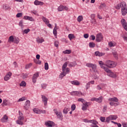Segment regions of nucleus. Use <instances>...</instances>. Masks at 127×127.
<instances>
[{
	"mask_svg": "<svg viewBox=\"0 0 127 127\" xmlns=\"http://www.w3.org/2000/svg\"><path fill=\"white\" fill-rule=\"evenodd\" d=\"M108 101L109 102H110L109 104L111 106H114V107H117V106H119V99L116 97L113 98H109L108 99Z\"/></svg>",
	"mask_w": 127,
	"mask_h": 127,
	"instance_id": "f257e3e1",
	"label": "nucleus"
},
{
	"mask_svg": "<svg viewBox=\"0 0 127 127\" xmlns=\"http://www.w3.org/2000/svg\"><path fill=\"white\" fill-rule=\"evenodd\" d=\"M106 65L109 68H115L117 66V63L114 61H107L106 62Z\"/></svg>",
	"mask_w": 127,
	"mask_h": 127,
	"instance_id": "f03ea898",
	"label": "nucleus"
},
{
	"mask_svg": "<svg viewBox=\"0 0 127 127\" xmlns=\"http://www.w3.org/2000/svg\"><path fill=\"white\" fill-rule=\"evenodd\" d=\"M118 119V116L115 115H110L106 119V122L107 124H110V121H116Z\"/></svg>",
	"mask_w": 127,
	"mask_h": 127,
	"instance_id": "7ed1b4c3",
	"label": "nucleus"
},
{
	"mask_svg": "<svg viewBox=\"0 0 127 127\" xmlns=\"http://www.w3.org/2000/svg\"><path fill=\"white\" fill-rule=\"evenodd\" d=\"M71 96H75L76 97H80V96H85L84 93H82L81 91H73L70 93Z\"/></svg>",
	"mask_w": 127,
	"mask_h": 127,
	"instance_id": "20e7f679",
	"label": "nucleus"
},
{
	"mask_svg": "<svg viewBox=\"0 0 127 127\" xmlns=\"http://www.w3.org/2000/svg\"><path fill=\"white\" fill-rule=\"evenodd\" d=\"M86 66L88 68H92V70L95 71L97 69V65L95 64L88 63L86 64Z\"/></svg>",
	"mask_w": 127,
	"mask_h": 127,
	"instance_id": "39448f33",
	"label": "nucleus"
},
{
	"mask_svg": "<svg viewBox=\"0 0 127 127\" xmlns=\"http://www.w3.org/2000/svg\"><path fill=\"white\" fill-rule=\"evenodd\" d=\"M96 41L97 42H101L103 40V35L102 33H99L96 35Z\"/></svg>",
	"mask_w": 127,
	"mask_h": 127,
	"instance_id": "423d86ee",
	"label": "nucleus"
},
{
	"mask_svg": "<svg viewBox=\"0 0 127 127\" xmlns=\"http://www.w3.org/2000/svg\"><path fill=\"white\" fill-rule=\"evenodd\" d=\"M106 87H107V85L105 83H101L97 86L96 89L99 91H101V90L106 89Z\"/></svg>",
	"mask_w": 127,
	"mask_h": 127,
	"instance_id": "0eeeda50",
	"label": "nucleus"
},
{
	"mask_svg": "<svg viewBox=\"0 0 127 127\" xmlns=\"http://www.w3.org/2000/svg\"><path fill=\"white\" fill-rule=\"evenodd\" d=\"M29 107H30V101L27 100L24 105L23 109L25 111H27L29 109Z\"/></svg>",
	"mask_w": 127,
	"mask_h": 127,
	"instance_id": "6e6552de",
	"label": "nucleus"
},
{
	"mask_svg": "<svg viewBox=\"0 0 127 127\" xmlns=\"http://www.w3.org/2000/svg\"><path fill=\"white\" fill-rule=\"evenodd\" d=\"M91 101H92V102L95 101V102H97V103H102V102H103V97L100 96L98 98L94 97L91 99Z\"/></svg>",
	"mask_w": 127,
	"mask_h": 127,
	"instance_id": "1a4fd4ad",
	"label": "nucleus"
},
{
	"mask_svg": "<svg viewBox=\"0 0 127 127\" xmlns=\"http://www.w3.org/2000/svg\"><path fill=\"white\" fill-rule=\"evenodd\" d=\"M121 12H122V15H123V16H125V15H126V14H127V4L123 7L122 8Z\"/></svg>",
	"mask_w": 127,
	"mask_h": 127,
	"instance_id": "9d476101",
	"label": "nucleus"
},
{
	"mask_svg": "<svg viewBox=\"0 0 127 127\" xmlns=\"http://www.w3.org/2000/svg\"><path fill=\"white\" fill-rule=\"evenodd\" d=\"M11 76H12V73H11V72H8L4 77V81H8V80L10 79Z\"/></svg>",
	"mask_w": 127,
	"mask_h": 127,
	"instance_id": "9b49d317",
	"label": "nucleus"
},
{
	"mask_svg": "<svg viewBox=\"0 0 127 127\" xmlns=\"http://www.w3.org/2000/svg\"><path fill=\"white\" fill-rule=\"evenodd\" d=\"M89 105H90V103L87 102L86 101L83 103L82 107V111H86L87 109H88V107H89Z\"/></svg>",
	"mask_w": 127,
	"mask_h": 127,
	"instance_id": "f8f14e48",
	"label": "nucleus"
},
{
	"mask_svg": "<svg viewBox=\"0 0 127 127\" xmlns=\"http://www.w3.org/2000/svg\"><path fill=\"white\" fill-rule=\"evenodd\" d=\"M54 112L58 119H62L63 117L62 113L58 112L57 109H54Z\"/></svg>",
	"mask_w": 127,
	"mask_h": 127,
	"instance_id": "ddd939ff",
	"label": "nucleus"
},
{
	"mask_svg": "<svg viewBox=\"0 0 127 127\" xmlns=\"http://www.w3.org/2000/svg\"><path fill=\"white\" fill-rule=\"evenodd\" d=\"M127 4L126 3V2L122 1L120 3H119L117 4L116 6L117 9H120L121 7V8H123Z\"/></svg>",
	"mask_w": 127,
	"mask_h": 127,
	"instance_id": "4468645a",
	"label": "nucleus"
},
{
	"mask_svg": "<svg viewBox=\"0 0 127 127\" xmlns=\"http://www.w3.org/2000/svg\"><path fill=\"white\" fill-rule=\"evenodd\" d=\"M42 101L44 103V106H47V102H48V98L46 96L42 95Z\"/></svg>",
	"mask_w": 127,
	"mask_h": 127,
	"instance_id": "2eb2a0df",
	"label": "nucleus"
},
{
	"mask_svg": "<svg viewBox=\"0 0 127 127\" xmlns=\"http://www.w3.org/2000/svg\"><path fill=\"white\" fill-rule=\"evenodd\" d=\"M45 125L48 127H54V122L51 121H48L45 122Z\"/></svg>",
	"mask_w": 127,
	"mask_h": 127,
	"instance_id": "dca6fc26",
	"label": "nucleus"
},
{
	"mask_svg": "<svg viewBox=\"0 0 127 127\" xmlns=\"http://www.w3.org/2000/svg\"><path fill=\"white\" fill-rule=\"evenodd\" d=\"M23 19L25 20H29L30 21H34L35 20L34 18L29 16H24L23 17Z\"/></svg>",
	"mask_w": 127,
	"mask_h": 127,
	"instance_id": "f3484780",
	"label": "nucleus"
},
{
	"mask_svg": "<svg viewBox=\"0 0 127 127\" xmlns=\"http://www.w3.org/2000/svg\"><path fill=\"white\" fill-rule=\"evenodd\" d=\"M34 3L35 5H43V4H44V3L43 2L41 1H38L37 0H36L34 2Z\"/></svg>",
	"mask_w": 127,
	"mask_h": 127,
	"instance_id": "a211bd4d",
	"label": "nucleus"
},
{
	"mask_svg": "<svg viewBox=\"0 0 127 127\" xmlns=\"http://www.w3.org/2000/svg\"><path fill=\"white\" fill-rule=\"evenodd\" d=\"M70 83L72 85H74V86H79V85H80V82L78 80L71 81Z\"/></svg>",
	"mask_w": 127,
	"mask_h": 127,
	"instance_id": "6ab92c4d",
	"label": "nucleus"
},
{
	"mask_svg": "<svg viewBox=\"0 0 127 127\" xmlns=\"http://www.w3.org/2000/svg\"><path fill=\"white\" fill-rule=\"evenodd\" d=\"M107 75L109 77H111L112 78H117V74H116V73H114V72H112V71H110V73L107 74Z\"/></svg>",
	"mask_w": 127,
	"mask_h": 127,
	"instance_id": "aec40b11",
	"label": "nucleus"
},
{
	"mask_svg": "<svg viewBox=\"0 0 127 127\" xmlns=\"http://www.w3.org/2000/svg\"><path fill=\"white\" fill-rule=\"evenodd\" d=\"M95 55L96 56H99L100 57L101 56H104V55H105V53H101L99 51H96L95 52Z\"/></svg>",
	"mask_w": 127,
	"mask_h": 127,
	"instance_id": "412c9836",
	"label": "nucleus"
},
{
	"mask_svg": "<svg viewBox=\"0 0 127 127\" xmlns=\"http://www.w3.org/2000/svg\"><path fill=\"white\" fill-rule=\"evenodd\" d=\"M43 21L45 22L46 24H49V20L47 19L46 17L43 16L42 18Z\"/></svg>",
	"mask_w": 127,
	"mask_h": 127,
	"instance_id": "4be33fe9",
	"label": "nucleus"
},
{
	"mask_svg": "<svg viewBox=\"0 0 127 127\" xmlns=\"http://www.w3.org/2000/svg\"><path fill=\"white\" fill-rule=\"evenodd\" d=\"M70 110H71L70 108H64V109L63 110L64 114V115H67V114H68V112L70 111Z\"/></svg>",
	"mask_w": 127,
	"mask_h": 127,
	"instance_id": "5701e85b",
	"label": "nucleus"
},
{
	"mask_svg": "<svg viewBox=\"0 0 127 127\" xmlns=\"http://www.w3.org/2000/svg\"><path fill=\"white\" fill-rule=\"evenodd\" d=\"M8 120V117L6 116V115H5L3 116V118L1 119V121H2V123H5L6 121Z\"/></svg>",
	"mask_w": 127,
	"mask_h": 127,
	"instance_id": "b1692460",
	"label": "nucleus"
},
{
	"mask_svg": "<svg viewBox=\"0 0 127 127\" xmlns=\"http://www.w3.org/2000/svg\"><path fill=\"white\" fill-rule=\"evenodd\" d=\"M121 23H122L123 27H125V26H126L127 25V21H126V20L125 19H121Z\"/></svg>",
	"mask_w": 127,
	"mask_h": 127,
	"instance_id": "393cba45",
	"label": "nucleus"
},
{
	"mask_svg": "<svg viewBox=\"0 0 127 127\" xmlns=\"http://www.w3.org/2000/svg\"><path fill=\"white\" fill-rule=\"evenodd\" d=\"M63 71V73H64L65 74V75L66 74H69V73H70V68L67 67L66 68H64V70H62Z\"/></svg>",
	"mask_w": 127,
	"mask_h": 127,
	"instance_id": "a878e982",
	"label": "nucleus"
},
{
	"mask_svg": "<svg viewBox=\"0 0 127 127\" xmlns=\"http://www.w3.org/2000/svg\"><path fill=\"white\" fill-rule=\"evenodd\" d=\"M19 38L18 37H14V41L13 42V43H15L16 44H18L19 43Z\"/></svg>",
	"mask_w": 127,
	"mask_h": 127,
	"instance_id": "bb28decb",
	"label": "nucleus"
},
{
	"mask_svg": "<svg viewBox=\"0 0 127 127\" xmlns=\"http://www.w3.org/2000/svg\"><path fill=\"white\" fill-rule=\"evenodd\" d=\"M36 41L38 43H42V42H44V39L43 38L40 39L39 37H38L36 39Z\"/></svg>",
	"mask_w": 127,
	"mask_h": 127,
	"instance_id": "cd10ccee",
	"label": "nucleus"
},
{
	"mask_svg": "<svg viewBox=\"0 0 127 127\" xmlns=\"http://www.w3.org/2000/svg\"><path fill=\"white\" fill-rule=\"evenodd\" d=\"M58 11H63V10H64V6L61 5L58 7Z\"/></svg>",
	"mask_w": 127,
	"mask_h": 127,
	"instance_id": "c85d7f7f",
	"label": "nucleus"
},
{
	"mask_svg": "<svg viewBox=\"0 0 127 127\" xmlns=\"http://www.w3.org/2000/svg\"><path fill=\"white\" fill-rule=\"evenodd\" d=\"M65 76H66V73H65L64 71V72H62L61 73V74L59 75V78L60 79H63V77Z\"/></svg>",
	"mask_w": 127,
	"mask_h": 127,
	"instance_id": "c756f323",
	"label": "nucleus"
},
{
	"mask_svg": "<svg viewBox=\"0 0 127 127\" xmlns=\"http://www.w3.org/2000/svg\"><path fill=\"white\" fill-rule=\"evenodd\" d=\"M38 77H39V73L37 72L33 74L32 78L37 80V78H38Z\"/></svg>",
	"mask_w": 127,
	"mask_h": 127,
	"instance_id": "7c9ffc66",
	"label": "nucleus"
},
{
	"mask_svg": "<svg viewBox=\"0 0 127 127\" xmlns=\"http://www.w3.org/2000/svg\"><path fill=\"white\" fill-rule=\"evenodd\" d=\"M72 52L71 50H66L64 51H63L64 54H70V53Z\"/></svg>",
	"mask_w": 127,
	"mask_h": 127,
	"instance_id": "2f4dec72",
	"label": "nucleus"
},
{
	"mask_svg": "<svg viewBox=\"0 0 127 127\" xmlns=\"http://www.w3.org/2000/svg\"><path fill=\"white\" fill-rule=\"evenodd\" d=\"M16 123L17 124V125H20V126H23V122L22 121V120H17L16 121Z\"/></svg>",
	"mask_w": 127,
	"mask_h": 127,
	"instance_id": "473e14b6",
	"label": "nucleus"
},
{
	"mask_svg": "<svg viewBox=\"0 0 127 127\" xmlns=\"http://www.w3.org/2000/svg\"><path fill=\"white\" fill-rule=\"evenodd\" d=\"M8 103H7V100H6V99H4L3 100V102L1 104V106H2L3 107L4 106H7Z\"/></svg>",
	"mask_w": 127,
	"mask_h": 127,
	"instance_id": "72a5a7b5",
	"label": "nucleus"
},
{
	"mask_svg": "<svg viewBox=\"0 0 127 127\" xmlns=\"http://www.w3.org/2000/svg\"><path fill=\"white\" fill-rule=\"evenodd\" d=\"M109 45L110 47H115V46H116V43L113 42H110L109 43Z\"/></svg>",
	"mask_w": 127,
	"mask_h": 127,
	"instance_id": "f704fd0d",
	"label": "nucleus"
},
{
	"mask_svg": "<svg viewBox=\"0 0 127 127\" xmlns=\"http://www.w3.org/2000/svg\"><path fill=\"white\" fill-rule=\"evenodd\" d=\"M53 34L56 36V38H57V30L56 29V27H55L53 29Z\"/></svg>",
	"mask_w": 127,
	"mask_h": 127,
	"instance_id": "c9c22d12",
	"label": "nucleus"
},
{
	"mask_svg": "<svg viewBox=\"0 0 127 127\" xmlns=\"http://www.w3.org/2000/svg\"><path fill=\"white\" fill-rule=\"evenodd\" d=\"M25 100H26V98L25 97H23L20 99H19L18 100H17V103H19V102H23V101H25Z\"/></svg>",
	"mask_w": 127,
	"mask_h": 127,
	"instance_id": "e433bc0d",
	"label": "nucleus"
},
{
	"mask_svg": "<svg viewBox=\"0 0 127 127\" xmlns=\"http://www.w3.org/2000/svg\"><path fill=\"white\" fill-rule=\"evenodd\" d=\"M34 113L35 114H40V110L37 108H35L33 109Z\"/></svg>",
	"mask_w": 127,
	"mask_h": 127,
	"instance_id": "4c0bfd02",
	"label": "nucleus"
},
{
	"mask_svg": "<svg viewBox=\"0 0 127 127\" xmlns=\"http://www.w3.org/2000/svg\"><path fill=\"white\" fill-rule=\"evenodd\" d=\"M102 69H104L105 70V72H106L107 73V74H109L112 71V70H110L109 68H108V67H106L105 66H104V67H102Z\"/></svg>",
	"mask_w": 127,
	"mask_h": 127,
	"instance_id": "58836bf2",
	"label": "nucleus"
},
{
	"mask_svg": "<svg viewBox=\"0 0 127 127\" xmlns=\"http://www.w3.org/2000/svg\"><path fill=\"white\" fill-rule=\"evenodd\" d=\"M102 69H104L105 70V72H106L107 73V74H109L112 71V70H110L109 68H108V67H106L105 66H104V67H102Z\"/></svg>",
	"mask_w": 127,
	"mask_h": 127,
	"instance_id": "ea45409f",
	"label": "nucleus"
},
{
	"mask_svg": "<svg viewBox=\"0 0 127 127\" xmlns=\"http://www.w3.org/2000/svg\"><path fill=\"white\" fill-rule=\"evenodd\" d=\"M14 40V38L13 37V36H10L9 37V39H8V42L10 43V42H13Z\"/></svg>",
	"mask_w": 127,
	"mask_h": 127,
	"instance_id": "a19ab883",
	"label": "nucleus"
},
{
	"mask_svg": "<svg viewBox=\"0 0 127 127\" xmlns=\"http://www.w3.org/2000/svg\"><path fill=\"white\" fill-rule=\"evenodd\" d=\"M89 46L90 48H94V47L96 46V45L94 43V42H90L89 43Z\"/></svg>",
	"mask_w": 127,
	"mask_h": 127,
	"instance_id": "79ce46f5",
	"label": "nucleus"
},
{
	"mask_svg": "<svg viewBox=\"0 0 127 127\" xmlns=\"http://www.w3.org/2000/svg\"><path fill=\"white\" fill-rule=\"evenodd\" d=\"M77 65V63H75V62H74L73 63H71L69 65V67H75V65Z\"/></svg>",
	"mask_w": 127,
	"mask_h": 127,
	"instance_id": "37998d69",
	"label": "nucleus"
},
{
	"mask_svg": "<svg viewBox=\"0 0 127 127\" xmlns=\"http://www.w3.org/2000/svg\"><path fill=\"white\" fill-rule=\"evenodd\" d=\"M82 20H83V16H82V15L78 16V17H77L78 22H81V21H82Z\"/></svg>",
	"mask_w": 127,
	"mask_h": 127,
	"instance_id": "c03bdc74",
	"label": "nucleus"
},
{
	"mask_svg": "<svg viewBox=\"0 0 127 127\" xmlns=\"http://www.w3.org/2000/svg\"><path fill=\"white\" fill-rule=\"evenodd\" d=\"M90 124H92L93 125H98V123L95 120H90Z\"/></svg>",
	"mask_w": 127,
	"mask_h": 127,
	"instance_id": "a18cd8bd",
	"label": "nucleus"
},
{
	"mask_svg": "<svg viewBox=\"0 0 127 127\" xmlns=\"http://www.w3.org/2000/svg\"><path fill=\"white\" fill-rule=\"evenodd\" d=\"M68 37L70 40H72V39H73V38H74L75 37L74 36V35L72 34H69L68 35Z\"/></svg>",
	"mask_w": 127,
	"mask_h": 127,
	"instance_id": "49530a36",
	"label": "nucleus"
},
{
	"mask_svg": "<svg viewBox=\"0 0 127 127\" xmlns=\"http://www.w3.org/2000/svg\"><path fill=\"white\" fill-rule=\"evenodd\" d=\"M28 73H23L22 74V78H23V79H26V78L28 77Z\"/></svg>",
	"mask_w": 127,
	"mask_h": 127,
	"instance_id": "de8ad7c7",
	"label": "nucleus"
},
{
	"mask_svg": "<svg viewBox=\"0 0 127 127\" xmlns=\"http://www.w3.org/2000/svg\"><path fill=\"white\" fill-rule=\"evenodd\" d=\"M3 9H5V10H7V9H9L10 7L8 6L7 4H5L3 5Z\"/></svg>",
	"mask_w": 127,
	"mask_h": 127,
	"instance_id": "09e8293b",
	"label": "nucleus"
},
{
	"mask_svg": "<svg viewBox=\"0 0 127 127\" xmlns=\"http://www.w3.org/2000/svg\"><path fill=\"white\" fill-rule=\"evenodd\" d=\"M20 86L21 87H25V86H26V82H25V81H22L20 84Z\"/></svg>",
	"mask_w": 127,
	"mask_h": 127,
	"instance_id": "8fccbe9b",
	"label": "nucleus"
},
{
	"mask_svg": "<svg viewBox=\"0 0 127 127\" xmlns=\"http://www.w3.org/2000/svg\"><path fill=\"white\" fill-rule=\"evenodd\" d=\"M100 120L102 123H106V117H101Z\"/></svg>",
	"mask_w": 127,
	"mask_h": 127,
	"instance_id": "3c124183",
	"label": "nucleus"
},
{
	"mask_svg": "<svg viewBox=\"0 0 127 127\" xmlns=\"http://www.w3.org/2000/svg\"><path fill=\"white\" fill-rule=\"evenodd\" d=\"M113 54L114 55V57H115V58H116V59H118L119 58L118 57V54L117 53V52H113Z\"/></svg>",
	"mask_w": 127,
	"mask_h": 127,
	"instance_id": "603ef678",
	"label": "nucleus"
},
{
	"mask_svg": "<svg viewBox=\"0 0 127 127\" xmlns=\"http://www.w3.org/2000/svg\"><path fill=\"white\" fill-rule=\"evenodd\" d=\"M113 54L114 55V57H115V58H116V59H118L119 58L118 57V54L117 53V52H113Z\"/></svg>",
	"mask_w": 127,
	"mask_h": 127,
	"instance_id": "864d4df0",
	"label": "nucleus"
},
{
	"mask_svg": "<svg viewBox=\"0 0 127 127\" xmlns=\"http://www.w3.org/2000/svg\"><path fill=\"white\" fill-rule=\"evenodd\" d=\"M41 86L42 87V89H46V87H47V84L46 83H42Z\"/></svg>",
	"mask_w": 127,
	"mask_h": 127,
	"instance_id": "5fc2aeb1",
	"label": "nucleus"
},
{
	"mask_svg": "<svg viewBox=\"0 0 127 127\" xmlns=\"http://www.w3.org/2000/svg\"><path fill=\"white\" fill-rule=\"evenodd\" d=\"M78 102H81L82 104H84L86 102V101L84 100V99L83 98H78L77 100Z\"/></svg>",
	"mask_w": 127,
	"mask_h": 127,
	"instance_id": "6e6d98bb",
	"label": "nucleus"
},
{
	"mask_svg": "<svg viewBox=\"0 0 127 127\" xmlns=\"http://www.w3.org/2000/svg\"><path fill=\"white\" fill-rule=\"evenodd\" d=\"M71 110L73 111L76 110V105L75 104L71 105Z\"/></svg>",
	"mask_w": 127,
	"mask_h": 127,
	"instance_id": "4d7b16f0",
	"label": "nucleus"
},
{
	"mask_svg": "<svg viewBox=\"0 0 127 127\" xmlns=\"http://www.w3.org/2000/svg\"><path fill=\"white\" fill-rule=\"evenodd\" d=\"M49 69V66L48 65V63H45V70H48Z\"/></svg>",
	"mask_w": 127,
	"mask_h": 127,
	"instance_id": "13d9d810",
	"label": "nucleus"
},
{
	"mask_svg": "<svg viewBox=\"0 0 127 127\" xmlns=\"http://www.w3.org/2000/svg\"><path fill=\"white\" fill-rule=\"evenodd\" d=\"M104 7H106V4L105 3H101L100 6H99L100 9L104 8Z\"/></svg>",
	"mask_w": 127,
	"mask_h": 127,
	"instance_id": "bf43d9fd",
	"label": "nucleus"
},
{
	"mask_svg": "<svg viewBox=\"0 0 127 127\" xmlns=\"http://www.w3.org/2000/svg\"><path fill=\"white\" fill-rule=\"evenodd\" d=\"M32 66V64H29L25 66V69H29Z\"/></svg>",
	"mask_w": 127,
	"mask_h": 127,
	"instance_id": "052dcab7",
	"label": "nucleus"
},
{
	"mask_svg": "<svg viewBox=\"0 0 127 127\" xmlns=\"http://www.w3.org/2000/svg\"><path fill=\"white\" fill-rule=\"evenodd\" d=\"M19 25L21 28H23V21L22 20L19 21Z\"/></svg>",
	"mask_w": 127,
	"mask_h": 127,
	"instance_id": "680f3d73",
	"label": "nucleus"
},
{
	"mask_svg": "<svg viewBox=\"0 0 127 127\" xmlns=\"http://www.w3.org/2000/svg\"><path fill=\"white\" fill-rule=\"evenodd\" d=\"M67 67V63H65L64 64H63V66H62V70H64V69H66V67Z\"/></svg>",
	"mask_w": 127,
	"mask_h": 127,
	"instance_id": "e2e57ef3",
	"label": "nucleus"
},
{
	"mask_svg": "<svg viewBox=\"0 0 127 127\" xmlns=\"http://www.w3.org/2000/svg\"><path fill=\"white\" fill-rule=\"evenodd\" d=\"M30 31V29H26L24 30V33L25 34H27V33H28V32H29Z\"/></svg>",
	"mask_w": 127,
	"mask_h": 127,
	"instance_id": "0e129e2a",
	"label": "nucleus"
},
{
	"mask_svg": "<svg viewBox=\"0 0 127 127\" xmlns=\"http://www.w3.org/2000/svg\"><path fill=\"white\" fill-rule=\"evenodd\" d=\"M99 64L100 65L101 68H104L105 66H104V63L103 62L100 61Z\"/></svg>",
	"mask_w": 127,
	"mask_h": 127,
	"instance_id": "69168bd1",
	"label": "nucleus"
},
{
	"mask_svg": "<svg viewBox=\"0 0 127 127\" xmlns=\"http://www.w3.org/2000/svg\"><path fill=\"white\" fill-rule=\"evenodd\" d=\"M22 16V13H18L16 14V17H21Z\"/></svg>",
	"mask_w": 127,
	"mask_h": 127,
	"instance_id": "338daca9",
	"label": "nucleus"
},
{
	"mask_svg": "<svg viewBox=\"0 0 127 127\" xmlns=\"http://www.w3.org/2000/svg\"><path fill=\"white\" fill-rule=\"evenodd\" d=\"M40 114H46V111L40 110Z\"/></svg>",
	"mask_w": 127,
	"mask_h": 127,
	"instance_id": "774afa93",
	"label": "nucleus"
}]
</instances>
